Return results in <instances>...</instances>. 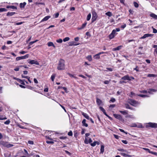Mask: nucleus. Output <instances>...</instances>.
Here are the masks:
<instances>
[{"label": "nucleus", "instance_id": "1", "mask_svg": "<svg viewBox=\"0 0 157 157\" xmlns=\"http://www.w3.org/2000/svg\"><path fill=\"white\" fill-rule=\"evenodd\" d=\"M58 70H63L65 68V61L61 59L59 60L57 68Z\"/></svg>", "mask_w": 157, "mask_h": 157}, {"label": "nucleus", "instance_id": "2", "mask_svg": "<svg viewBox=\"0 0 157 157\" xmlns=\"http://www.w3.org/2000/svg\"><path fill=\"white\" fill-rule=\"evenodd\" d=\"M0 145L8 148L12 147L13 146V144H9L7 142L2 141H0Z\"/></svg>", "mask_w": 157, "mask_h": 157}, {"label": "nucleus", "instance_id": "3", "mask_svg": "<svg viewBox=\"0 0 157 157\" xmlns=\"http://www.w3.org/2000/svg\"><path fill=\"white\" fill-rule=\"evenodd\" d=\"M146 128L150 127L152 128H157V124L150 122L147 124L146 125Z\"/></svg>", "mask_w": 157, "mask_h": 157}, {"label": "nucleus", "instance_id": "4", "mask_svg": "<svg viewBox=\"0 0 157 157\" xmlns=\"http://www.w3.org/2000/svg\"><path fill=\"white\" fill-rule=\"evenodd\" d=\"M129 103L131 105L134 106H135L138 104V102L133 99H130L129 100Z\"/></svg>", "mask_w": 157, "mask_h": 157}, {"label": "nucleus", "instance_id": "5", "mask_svg": "<svg viewBox=\"0 0 157 157\" xmlns=\"http://www.w3.org/2000/svg\"><path fill=\"white\" fill-rule=\"evenodd\" d=\"M29 56V54H26L25 55L22 56H20V57H17L16 58V61H18L21 59H25L26 58H27Z\"/></svg>", "mask_w": 157, "mask_h": 157}, {"label": "nucleus", "instance_id": "6", "mask_svg": "<svg viewBox=\"0 0 157 157\" xmlns=\"http://www.w3.org/2000/svg\"><path fill=\"white\" fill-rule=\"evenodd\" d=\"M92 21H94L96 20L97 18V14L96 12L94 11H93L92 13Z\"/></svg>", "mask_w": 157, "mask_h": 157}, {"label": "nucleus", "instance_id": "7", "mask_svg": "<svg viewBox=\"0 0 157 157\" xmlns=\"http://www.w3.org/2000/svg\"><path fill=\"white\" fill-rule=\"evenodd\" d=\"M153 35V34H145L144 35L140 37V39H143L147 37H149L152 36Z\"/></svg>", "mask_w": 157, "mask_h": 157}, {"label": "nucleus", "instance_id": "8", "mask_svg": "<svg viewBox=\"0 0 157 157\" xmlns=\"http://www.w3.org/2000/svg\"><path fill=\"white\" fill-rule=\"evenodd\" d=\"M29 63L31 64H35L37 65H39V63L37 61L34 60H30Z\"/></svg>", "mask_w": 157, "mask_h": 157}, {"label": "nucleus", "instance_id": "9", "mask_svg": "<svg viewBox=\"0 0 157 157\" xmlns=\"http://www.w3.org/2000/svg\"><path fill=\"white\" fill-rule=\"evenodd\" d=\"M121 79L124 80H128L130 81L131 80V79L130 78V77H129L128 75H126L122 77Z\"/></svg>", "mask_w": 157, "mask_h": 157}, {"label": "nucleus", "instance_id": "10", "mask_svg": "<svg viewBox=\"0 0 157 157\" xmlns=\"http://www.w3.org/2000/svg\"><path fill=\"white\" fill-rule=\"evenodd\" d=\"M87 22L86 21H85V23L82 24V25L80 27H79L78 28V30H81L82 29H83L86 26L87 24Z\"/></svg>", "mask_w": 157, "mask_h": 157}, {"label": "nucleus", "instance_id": "11", "mask_svg": "<svg viewBox=\"0 0 157 157\" xmlns=\"http://www.w3.org/2000/svg\"><path fill=\"white\" fill-rule=\"evenodd\" d=\"M113 116L115 118L118 119L120 120H121L122 119L121 116L120 115L114 114Z\"/></svg>", "mask_w": 157, "mask_h": 157}, {"label": "nucleus", "instance_id": "12", "mask_svg": "<svg viewBox=\"0 0 157 157\" xmlns=\"http://www.w3.org/2000/svg\"><path fill=\"white\" fill-rule=\"evenodd\" d=\"M79 44V43L77 44L74 41H71L69 43V45L70 46H76Z\"/></svg>", "mask_w": 157, "mask_h": 157}, {"label": "nucleus", "instance_id": "13", "mask_svg": "<svg viewBox=\"0 0 157 157\" xmlns=\"http://www.w3.org/2000/svg\"><path fill=\"white\" fill-rule=\"evenodd\" d=\"M120 31V29L119 28H116L115 29H113L112 31V33L114 35H115V34H117V33H116L117 32H119Z\"/></svg>", "mask_w": 157, "mask_h": 157}, {"label": "nucleus", "instance_id": "14", "mask_svg": "<svg viewBox=\"0 0 157 157\" xmlns=\"http://www.w3.org/2000/svg\"><path fill=\"white\" fill-rule=\"evenodd\" d=\"M51 17L49 16H46L40 22H42L44 21H46L48 20Z\"/></svg>", "mask_w": 157, "mask_h": 157}, {"label": "nucleus", "instance_id": "15", "mask_svg": "<svg viewBox=\"0 0 157 157\" xmlns=\"http://www.w3.org/2000/svg\"><path fill=\"white\" fill-rule=\"evenodd\" d=\"M16 13L15 12H8L7 13L6 15L7 16H11L13 15Z\"/></svg>", "mask_w": 157, "mask_h": 157}, {"label": "nucleus", "instance_id": "16", "mask_svg": "<svg viewBox=\"0 0 157 157\" xmlns=\"http://www.w3.org/2000/svg\"><path fill=\"white\" fill-rule=\"evenodd\" d=\"M86 120L83 119L82 121V125L83 126L87 127L88 126V124L86 123Z\"/></svg>", "mask_w": 157, "mask_h": 157}, {"label": "nucleus", "instance_id": "17", "mask_svg": "<svg viewBox=\"0 0 157 157\" xmlns=\"http://www.w3.org/2000/svg\"><path fill=\"white\" fill-rule=\"evenodd\" d=\"M48 45V47H51V46H52L54 48H55L56 47L54 44L53 42H48L47 44Z\"/></svg>", "mask_w": 157, "mask_h": 157}, {"label": "nucleus", "instance_id": "18", "mask_svg": "<svg viewBox=\"0 0 157 157\" xmlns=\"http://www.w3.org/2000/svg\"><path fill=\"white\" fill-rule=\"evenodd\" d=\"M6 8L8 9H17V7L16 6H6Z\"/></svg>", "mask_w": 157, "mask_h": 157}, {"label": "nucleus", "instance_id": "19", "mask_svg": "<svg viewBox=\"0 0 157 157\" xmlns=\"http://www.w3.org/2000/svg\"><path fill=\"white\" fill-rule=\"evenodd\" d=\"M100 55L98 53L94 56V58L95 59H100Z\"/></svg>", "mask_w": 157, "mask_h": 157}, {"label": "nucleus", "instance_id": "20", "mask_svg": "<svg viewBox=\"0 0 157 157\" xmlns=\"http://www.w3.org/2000/svg\"><path fill=\"white\" fill-rule=\"evenodd\" d=\"M96 102L97 104L99 105H100L102 103L101 101L98 98H97L96 99Z\"/></svg>", "mask_w": 157, "mask_h": 157}, {"label": "nucleus", "instance_id": "21", "mask_svg": "<svg viewBox=\"0 0 157 157\" xmlns=\"http://www.w3.org/2000/svg\"><path fill=\"white\" fill-rule=\"evenodd\" d=\"M99 109H100L102 111L104 114L105 115L107 116V113H106L105 109L102 107H100Z\"/></svg>", "mask_w": 157, "mask_h": 157}, {"label": "nucleus", "instance_id": "22", "mask_svg": "<svg viewBox=\"0 0 157 157\" xmlns=\"http://www.w3.org/2000/svg\"><path fill=\"white\" fill-rule=\"evenodd\" d=\"M150 16L151 17H153V18H154L155 19H157V15L155 14L154 13H152L150 14Z\"/></svg>", "mask_w": 157, "mask_h": 157}, {"label": "nucleus", "instance_id": "23", "mask_svg": "<svg viewBox=\"0 0 157 157\" xmlns=\"http://www.w3.org/2000/svg\"><path fill=\"white\" fill-rule=\"evenodd\" d=\"M121 47H122L121 46H118L117 48H113V51L119 50L120 49Z\"/></svg>", "mask_w": 157, "mask_h": 157}, {"label": "nucleus", "instance_id": "24", "mask_svg": "<svg viewBox=\"0 0 157 157\" xmlns=\"http://www.w3.org/2000/svg\"><path fill=\"white\" fill-rule=\"evenodd\" d=\"M104 147L103 145H101L100 149V153L102 154L104 151Z\"/></svg>", "mask_w": 157, "mask_h": 157}, {"label": "nucleus", "instance_id": "25", "mask_svg": "<svg viewBox=\"0 0 157 157\" xmlns=\"http://www.w3.org/2000/svg\"><path fill=\"white\" fill-rule=\"evenodd\" d=\"M26 3L24 2L23 3H21L20 4V6L21 8H24L25 6L26 5Z\"/></svg>", "mask_w": 157, "mask_h": 157}, {"label": "nucleus", "instance_id": "26", "mask_svg": "<svg viewBox=\"0 0 157 157\" xmlns=\"http://www.w3.org/2000/svg\"><path fill=\"white\" fill-rule=\"evenodd\" d=\"M56 76V74H53L51 77V79L52 81H54V79L55 78V77Z\"/></svg>", "mask_w": 157, "mask_h": 157}, {"label": "nucleus", "instance_id": "27", "mask_svg": "<svg viewBox=\"0 0 157 157\" xmlns=\"http://www.w3.org/2000/svg\"><path fill=\"white\" fill-rule=\"evenodd\" d=\"M119 112L123 115H126L128 114L127 111L126 110L124 111H120Z\"/></svg>", "mask_w": 157, "mask_h": 157}, {"label": "nucleus", "instance_id": "28", "mask_svg": "<svg viewBox=\"0 0 157 157\" xmlns=\"http://www.w3.org/2000/svg\"><path fill=\"white\" fill-rule=\"evenodd\" d=\"M105 14L106 15L110 17H111L112 15V14L111 12L109 11L108 12H107L105 13Z\"/></svg>", "mask_w": 157, "mask_h": 157}, {"label": "nucleus", "instance_id": "29", "mask_svg": "<svg viewBox=\"0 0 157 157\" xmlns=\"http://www.w3.org/2000/svg\"><path fill=\"white\" fill-rule=\"evenodd\" d=\"M82 115L87 119L89 120V116H88V115L85 113H83L82 114Z\"/></svg>", "mask_w": 157, "mask_h": 157}, {"label": "nucleus", "instance_id": "30", "mask_svg": "<svg viewBox=\"0 0 157 157\" xmlns=\"http://www.w3.org/2000/svg\"><path fill=\"white\" fill-rule=\"evenodd\" d=\"M17 80L18 81H19L21 84L23 85H25V83L24 82V81L25 80H22L19 79H18Z\"/></svg>", "mask_w": 157, "mask_h": 157}, {"label": "nucleus", "instance_id": "31", "mask_svg": "<svg viewBox=\"0 0 157 157\" xmlns=\"http://www.w3.org/2000/svg\"><path fill=\"white\" fill-rule=\"evenodd\" d=\"M67 74L71 77H73L75 79H77V78L74 75L70 73H68Z\"/></svg>", "mask_w": 157, "mask_h": 157}, {"label": "nucleus", "instance_id": "32", "mask_svg": "<svg viewBox=\"0 0 157 157\" xmlns=\"http://www.w3.org/2000/svg\"><path fill=\"white\" fill-rule=\"evenodd\" d=\"M118 150L120 151H122V152H124L126 153H128L127 151L124 149H121V148H119L118 149Z\"/></svg>", "mask_w": 157, "mask_h": 157}, {"label": "nucleus", "instance_id": "33", "mask_svg": "<svg viewBox=\"0 0 157 157\" xmlns=\"http://www.w3.org/2000/svg\"><path fill=\"white\" fill-rule=\"evenodd\" d=\"M115 36V35H114L112 33H111L109 35V38L110 39H111L113 38Z\"/></svg>", "mask_w": 157, "mask_h": 157}, {"label": "nucleus", "instance_id": "34", "mask_svg": "<svg viewBox=\"0 0 157 157\" xmlns=\"http://www.w3.org/2000/svg\"><path fill=\"white\" fill-rule=\"evenodd\" d=\"M87 59L90 61H91L92 60V57L91 55L88 56L87 57Z\"/></svg>", "mask_w": 157, "mask_h": 157}, {"label": "nucleus", "instance_id": "35", "mask_svg": "<svg viewBox=\"0 0 157 157\" xmlns=\"http://www.w3.org/2000/svg\"><path fill=\"white\" fill-rule=\"evenodd\" d=\"M120 154L121 155H123L124 156H125V157L129 156V157H131V156L130 155H127L125 153H120Z\"/></svg>", "mask_w": 157, "mask_h": 157}, {"label": "nucleus", "instance_id": "36", "mask_svg": "<svg viewBox=\"0 0 157 157\" xmlns=\"http://www.w3.org/2000/svg\"><path fill=\"white\" fill-rule=\"evenodd\" d=\"M143 149L144 150H145L148 151L149 153H151V154L152 153V151H151L149 149L145 148H143Z\"/></svg>", "mask_w": 157, "mask_h": 157}, {"label": "nucleus", "instance_id": "37", "mask_svg": "<svg viewBox=\"0 0 157 157\" xmlns=\"http://www.w3.org/2000/svg\"><path fill=\"white\" fill-rule=\"evenodd\" d=\"M91 17V15L90 13L87 16V18H86L87 20L89 21Z\"/></svg>", "mask_w": 157, "mask_h": 157}, {"label": "nucleus", "instance_id": "38", "mask_svg": "<svg viewBox=\"0 0 157 157\" xmlns=\"http://www.w3.org/2000/svg\"><path fill=\"white\" fill-rule=\"evenodd\" d=\"M6 119L7 118L6 117H4V116H3L0 115V120H3Z\"/></svg>", "mask_w": 157, "mask_h": 157}, {"label": "nucleus", "instance_id": "39", "mask_svg": "<svg viewBox=\"0 0 157 157\" xmlns=\"http://www.w3.org/2000/svg\"><path fill=\"white\" fill-rule=\"evenodd\" d=\"M156 75L153 74H149L147 75V77H155Z\"/></svg>", "mask_w": 157, "mask_h": 157}, {"label": "nucleus", "instance_id": "40", "mask_svg": "<svg viewBox=\"0 0 157 157\" xmlns=\"http://www.w3.org/2000/svg\"><path fill=\"white\" fill-rule=\"evenodd\" d=\"M70 39V38L68 37H66L63 39V41L64 42H66L68 41Z\"/></svg>", "mask_w": 157, "mask_h": 157}, {"label": "nucleus", "instance_id": "41", "mask_svg": "<svg viewBox=\"0 0 157 157\" xmlns=\"http://www.w3.org/2000/svg\"><path fill=\"white\" fill-rule=\"evenodd\" d=\"M97 142V141H95L93 142V143H91L90 145L94 147L96 145Z\"/></svg>", "mask_w": 157, "mask_h": 157}, {"label": "nucleus", "instance_id": "42", "mask_svg": "<svg viewBox=\"0 0 157 157\" xmlns=\"http://www.w3.org/2000/svg\"><path fill=\"white\" fill-rule=\"evenodd\" d=\"M111 81V80H105L104 82V83L105 84H109L110 81Z\"/></svg>", "mask_w": 157, "mask_h": 157}, {"label": "nucleus", "instance_id": "43", "mask_svg": "<svg viewBox=\"0 0 157 157\" xmlns=\"http://www.w3.org/2000/svg\"><path fill=\"white\" fill-rule=\"evenodd\" d=\"M133 3L134 6L135 7L137 8L139 7V5L137 2H134Z\"/></svg>", "mask_w": 157, "mask_h": 157}, {"label": "nucleus", "instance_id": "44", "mask_svg": "<svg viewBox=\"0 0 157 157\" xmlns=\"http://www.w3.org/2000/svg\"><path fill=\"white\" fill-rule=\"evenodd\" d=\"M152 28L153 29V32L154 33H157V30L154 28L153 27H152Z\"/></svg>", "mask_w": 157, "mask_h": 157}, {"label": "nucleus", "instance_id": "45", "mask_svg": "<svg viewBox=\"0 0 157 157\" xmlns=\"http://www.w3.org/2000/svg\"><path fill=\"white\" fill-rule=\"evenodd\" d=\"M10 123V121L9 120H8L5 122L4 124H8Z\"/></svg>", "mask_w": 157, "mask_h": 157}, {"label": "nucleus", "instance_id": "46", "mask_svg": "<svg viewBox=\"0 0 157 157\" xmlns=\"http://www.w3.org/2000/svg\"><path fill=\"white\" fill-rule=\"evenodd\" d=\"M73 133L71 131L69 132L68 133V135L69 136H72Z\"/></svg>", "mask_w": 157, "mask_h": 157}, {"label": "nucleus", "instance_id": "47", "mask_svg": "<svg viewBox=\"0 0 157 157\" xmlns=\"http://www.w3.org/2000/svg\"><path fill=\"white\" fill-rule=\"evenodd\" d=\"M62 40L61 39H60L59 40H56V42L59 43H61L62 42Z\"/></svg>", "mask_w": 157, "mask_h": 157}, {"label": "nucleus", "instance_id": "48", "mask_svg": "<svg viewBox=\"0 0 157 157\" xmlns=\"http://www.w3.org/2000/svg\"><path fill=\"white\" fill-rule=\"evenodd\" d=\"M28 143L29 144L33 145L34 144V142L33 141L29 140L28 141Z\"/></svg>", "mask_w": 157, "mask_h": 157}, {"label": "nucleus", "instance_id": "49", "mask_svg": "<svg viewBox=\"0 0 157 157\" xmlns=\"http://www.w3.org/2000/svg\"><path fill=\"white\" fill-rule=\"evenodd\" d=\"M138 96H140V97H143V98H144V97H147V96L146 95H143V94H139V95H138Z\"/></svg>", "mask_w": 157, "mask_h": 157}, {"label": "nucleus", "instance_id": "50", "mask_svg": "<svg viewBox=\"0 0 157 157\" xmlns=\"http://www.w3.org/2000/svg\"><path fill=\"white\" fill-rule=\"evenodd\" d=\"M115 99L114 98H112L110 100V101H111L112 102H114L115 101Z\"/></svg>", "mask_w": 157, "mask_h": 157}, {"label": "nucleus", "instance_id": "51", "mask_svg": "<svg viewBox=\"0 0 157 157\" xmlns=\"http://www.w3.org/2000/svg\"><path fill=\"white\" fill-rule=\"evenodd\" d=\"M88 139L87 138H85V141H84V143L85 144H88Z\"/></svg>", "mask_w": 157, "mask_h": 157}, {"label": "nucleus", "instance_id": "52", "mask_svg": "<svg viewBox=\"0 0 157 157\" xmlns=\"http://www.w3.org/2000/svg\"><path fill=\"white\" fill-rule=\"evenodd\" d=\"M121 141L122 143L125 144H128V142L126 140H122Z\"/></svg>", "mask_w": 157, "mask_h": 157}, {"label": "nucleus", "instance_id": "53", "mask_svg": "<svg viewBox=\"0 0 157 157\" xmlns=\"http://www.w3.org/2000/svg\"><path fill=\"white\" fill-rule=\"evenodd\" d=\"M19 53L20 54H25V53H26L27 52H25V51H21L20 52H19Z\"/></svg>", "mask_w": 157, "mask_h": 157}, {"label": "nucleus", "instance_id": "54", "mask_svg": "<svg viewBox=\"0 0 157 157\" xmlns=\"http://www.w3.org/2000/svg\"><path fill=\"white\" fill-rule=\"evenodd\" d=\"M59 13H56L55 14V17L56 18H57L59 16Z\"/></svg>", "mask_w": 157, "mask_h": 157}, {"label": "nucleus", "instance_id": "55", "mask_svg": "<svg viewBox=\"0 0 157 157\" xmlns=\"http://www.w3.org/2000/svg\"><path fill=\"white\" fill-rule=\"evenodd\" d=\"M46 143L47 144H53L54 143V142L52 141H47L46 142Z\"/></svg>", "mask_w": 157, "mask_h": 157}, {"label": "nucleus", "instance_id": "56", "mask_svg": "<svg viewBox=\"0 0 157 157\" xmlns=\"http://www.w3.org/2000/svg\"><path fill=\"white\" fill-rule=\"evenodd\" d=\"M2 12H5L7 11V10L5 8H2Z\"/></svg>", "mask_w": 157, "mask_h": 157}, {"label": "nucleus", "instance_id": "57", "mask_svg": "<svg viewBox=\"0 0 157 157\" xmlns=\"http://www.w3.org/2000/svg\"><path fill=\"white\" fill-rule=\"evenodd\" d=\"M138 66H136V68H134V70H136L138 72L139 71V70L138 69H137L138 68Z\"/></svg>", "mask_w": 157, "mask_h": 157}, {"label": "nucleus", "instance_id": "58", "mask_svg": "<svg viewBox=\"0 0 157 157\" xmlns=\"http://www.w3.org/2000/svg\"><path fill=\"white\" fill-rule=\"evenodd\" d=\"M62 88L65 91V92H67V88L64 87H62Z\"/></svg>", "mask_w": 157, "mask_h": 157}, {"label": "nucleus", "instance_id": "59", "mask_svg": "<svg viewBox=\"0 0 157 157\" xmlns=\"http://www.w3.org/2000/svg\"><path fill=\"white\" fill-rule=\"evenodd\" d=\"M19 68L18 67H16L14 69V70L16 71H18L19 70Z\"/></svg>", "mask_w": 157, "mask_h": 157}, {"label": "nucleus", "instance_id": "60", "mask_svg": "<svg viewBox=\"0 0 157 157\" xmlns=\"http://www.w3.org/2000/svg\"><path fill=\"white\" fill-rule=\"evenodd\" d=\"M114 137H115V138H116L117 139H119V136L118 135L114 134Z\"/></svg>", "mask_w": 157, "mask_h": 157}, {"label": "nucleus", "instance_id": "61", "mask_svg": "<svg viewBox=\"0 0 157 157\" xmlns=\"http://www.w3.org/2000/svg\"><path fill=\"white\" fill-rule=\"evenodd\" d=\"M115 105L114 104L113 105H110L109 106L110 108H113L115 107Z\"/></svg>", "mask_w": 157, "mask_h": 157}, {"label": "nucleus", "instance_id": "62", "mask_svg": "<svg viewBox=\"0 0 157 157\" xmlns=\"http://www.w3.org/2000/svg\"><path fill=\"white\" fill-rule=\"evenodd\" d=\"M75 40L76 41H78L79 40V37H76L75 38Z\"/></svg>", "mask_w": 157, "mask_h": 157}, {"label": "nucleus", "instance_id": "63", "mask_svg": "<svg viewBox=\"0 0 157 157\" xmlns=\"http://www.w3.org/2000/svg\"><path fill=\"white\" fill-rule=\"evenodd\" d=\"M34 82L35 83H38V82L37 80L35 78H34Z\"/></svg>", "mask_w": 157, "mask_h": 157}, {"label": "nucleus", "instance_id": "64", "mask_svg": "<svg viewBox=\"0 0 157 157\" xmlns=\"http://www.w3.org/2000/svg\"><path fill=\"white\" fill-rule=\"evenodd\" d=\"M154 53L155 54L156 53L157 55V48H156L154 51Z\"/></svg>", "mask_w": 157, "mask_h": 157}]
</instances>
